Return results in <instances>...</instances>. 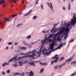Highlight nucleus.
Segmentation results:
<instances>
[{
  "instance_id": "obj_1",
  "label": "nucleus",
  "mask_w": 76,
  "mask_h": 76,
  "mask_svg": "<svg viewBox=\"0 0 76 76\" xmlns=\"http://www.w3.org/2000/svg\"><path fill=\"white\" fill-rule=\"evenodd\" d=\"M76 23V14L74 13L73 15V18L71 19V23L68 24L66 25L64 27L60 28V29L61 31H60V32L61 33H60V34H63V33H64V34L65 35V37H64V39H67V37L68 36V34L70 30V29L72 28V26H70V28H69V26L71 25H73V26H75V25Z\"/></svg>"
},
{
  "instance_id": "obj_2",
  "label": "nucleus",
  "mask_w": 76,
  "mask_h": 76,
  "mask_svg": "<svg viewBox=\"0 0 76 76\" xmlns=\"http://www.w3.org/2000/svg\"><path fill=\"white\" fill-rule=\"evenodd\" d=\"M26 73L27 76H34V75L33 72L32 71H31L30 72H26Z\"/></svg>"
},
{
  "instance_id": "obj_3",
  "label": "nucleus",
  "mask_w": 76,
  "mask_h": 76,
  "mask_svg": "<svg viewBox=\"0 0 76 76\" xmlns=\"http://www.w3.org/2000/svg\"><path fill=\"white\" fill-rule=\"evenodd\" d=\"M47 40H48V41H51V39H49V37H48L47 38H45L44 40H42L43 41V42L42 43V44H44L45 42H46V41H47Z\"/></svg>"
},
{
  "instance_id": "obj_4",
  "label": "nucleus",
  "mask_w": 76,
  "mask_h": 76,
  "mask_svg": "<svg viewBox=\"0 0 76 76\" xmlns=\"http://www.w3.org/2000/svg\"><path fill=\"white\" fill-rule=\"evenodd\" d=\"M55 45V42L53 41L52 43L50 44V49H52V50H53L54 47V45Z\"/></svg>"
},
{
  "instance_id": "obj_5",
  "label": "nucleus",
  "mask_w": 76,
  "mask_h": 76,
  "mask_svg": "<svg viewBox=\"0 0 76 76\" xmlns=\"http://www.w3.org/2000/svg\"><path fill=\"white\" fill-rule=\"evenodd\" d=\"M4 3L3 4V7H4L6 6V4L5 3V2L3 0H0V4Z\"/></svg>"
},
{
  "instance_id": "obj_6",
  "label": "nucleus",
  "mask_w": 76,
  "mask_h": 76,
  "mask_svg": "<svg viewBox=\"0 0 76 76\" xmlns=\"http://www.w3.org/2000/svg\"><path fill=\"white\" fill-rule=\"evenodd\" d=\"M60 34H61V33L60 31H59V32H58L57 34H56L55 36H53V39L56 40V38H57V35H59Z\"/></svg>"
},
{
  "instance_id": "obj_7",
  "label": "nucleus",
  "mask_w": 76,
  "mask_h": 76,
  "mask_svg": "<svg viewBox=\"0 0 76 76\" xmlns=\"http://www.w3.org/2000/svg\"><path fill=\"white\" fill-rule=\"evenodd\" d=\"M47 4L48 5V6H49V7L52 10H53V12H54V10H53V7L52 6V3H51L50 4V3H48Z\"/></svg>"
},
{
  "instance_id": "obj_8",
  "label": "nucleus",
  "mask_w": 76,
  "mask_h": 76,
  "mask_svg": "<svg viewBox=\"0 0 76 76\" xmlns=\"http://www.w3.org/2000/svg\"><path fill=\"white\" fill-rule=\"evenodd\" d=\"M53 49H50V50H49L48 52H45V55H47V56H48V55H50V54H51V53L52 52V51H53Z\"/></svg>"
},
{
  "instance_id": "obj_9",
  "label": "nucleus",
  "mask_w": 76,
  "mask_h": 76,
  "mask_svg": "<svg viewBox=\"0 0 76 76\" xmlns=\"http://www.w3.org/2000/svg\"><path fill=\"white\" fill-rule=\"evenodd\" d=\"M63 46V44H62L61 42L60 45H59V46L57 47V48L55 49V50H57L58 49H61V48Z\"/></svg>"
},
{
  "instance_id": "obj_10",
  "label": "nucleus",
  "mask_w": 76,
  "mask_h": 76,
  "mask_svg": "<svg viewBox=\"0 0 76 76\" xmlns=\"http://www.w3.org/2000/svg\"><path fill=\"white\" fill-rule=\"evenodd\" d=\"M35 62H38V61H33V62H31L29 63L30 64L31 66H33L34 67H35Z\"/></svg>"
},
{
  "instance_id": "obj_11",
  "label": "nucleus",
  "mask_w": 76,
  "mask_h": 76,
  "mask_svg": "<svg viewBox=\"0 0 76 76\" xmlns=\"http://www.w3.org/2000/svg\"><path fill=\"white\" fill-rule=\"evenodd\" d=\"M65 64H66V63H64L62 64H61L60 65H57V67H58L59 69H61V67H62V66H64V65H65Z\"/></svg>"
},
{
  "instance_id": "obj_12",
  "label": "nucleus",
  "mask_w": 76,
  "mask_h": 76,
  "mask_svg": "<svg viewBox=\"0 0 76 76\" xmlns=\"http://www.w3.org/2000/svg\"><path fill=\"white\" fill-rule=\"evenodd\" d=\"M25 57L26 58H28V57H31V58H34V56H33L32 55H27L26 56H25Z\"/></svg>"
},
{
  "instance_id": "obj_13",
  "label": "nucleus",
  "mask_w": 76,
  "mask_h": 76,
  "mask_svg": "<svg viewBox=\"0 0 76 76\" xmlns=\"http://www.w3.org/2000/svg\"><path fill=\"white\" fill-rule=\"evenodd\" d=\"M25 58V57L24 56H22L20 57H19L17 59V61H20V60H21V59L22 58Z\"/></svg>"
},
{
  "instance_id": "obj_14",
  "label": "nucleus",
  "mask_w": 76,
  "mask_h": 76,
  "mask_svg": "<svg viewBox=\"0 0 76 76\" xmlns=\"http://www.w3.org/2000/svg\"><path fill=\"white\" fill-rule=\"evenodd\" d=\"M58 57V55H56L54 57L52 58V59H54V58H56V59H58L59 58Z\"/></svg>"
},
{
  "instance_id": "obj_15",
  "label": "nucleus",
  "mask_w": 76,
  "mask_h": 76,
  "mask_svg": "<svg viewBox=\"0 0 76 76\" xmlns=\"http://www.w3.org/2000/svg\"><path fill=\"white\" fill-rule=\"evenodd\" d=\"M31 12H32V10H30L28 12V13H27V14L24 15V16H28V15H29V14H30V13H31Z\"/></svg>"
},
{
  "instance_id": "obj_16",
  "label": "nucleus",
  "mask_w": 76,
  "mask_h": 76,
  "mask_svg": "<svg viewBox=\"0 0 76 76\" xmlns=\"http://www.w3.org/2000/svg\"><path fill=\"white\" fill-rule=\"evenodd\" d=\"M19 48L20 50H26V48L25 47H19Z\"/></svg>"
},
{
  "instance_id": "obj_17",
  "label": "nucleus",
  "mask_w": 76,
  "mask_h": 76,
  "mask_svg": "<svg viewBox=\"0 0 76 76\" xmlns=\"http://www.w3.org/2000/svg\"><path fill=\"white\" fill-rule=\"evenodd\" d=\"M17 58H18V56H15L14 57H13L12 58V60H16L17 61Z\"/></svg>"
},
{
  "instance_id": "obj_18",
  "label": "nucleus",
  "mask_w": 76,
  "mask_h": 76,
  "mask_svg": "<svg viewBox=\"0 0 76 76\" xmlns=\"http://www.w3.org/2000/svg\"><path fill=\"white\" fill-rule=\"evenodd\" d=\"M40 64L42 66H45L47 64L46 63L40 62Z\"/></svg>"
},
{
  "instance_id": "obj_19",
  "label": "nucleus",
  "mask_w": 76,
  "mask_h": 76,
  "mask_svg": "<svg viewBox=\"0 0 76 76\" xmlns=\"http://www.w3.org/2000/svg\"><path fill=\"white\" fill-rule=\"evenodd\" d=\"M17 0H10V1L11 3H16Z\"/></svg>"
},
{
  "instance_id": "obj_20",
  "label": "nucleus",
  "mask_w": 76,
  "mask_h": 76,
  "mask_svg": "<svg viewBox=\"0 0 76 76\" xmlns=\"http://www.w3.org/2000/svg\"><path fill=\"white\" fill-rule=\"evenodd\" d=\"M72 59H73V58H70L69 59H68V60H66L65 62H67V61H68V63H69V62H70L71 61H72Z\"/></svg>"
},
{
  "instance_id": "obj_21",
  "label": "nucleus",
  "mask_w": 76,
  "mask_h": 76,
  "mask_svg": "<svg viewBox=\"0 0 76 76\" xmlns=\"http://www.w3.org/2000/svg\"><path fill=\"white\" fill-rule=\"evenodd\" d=\"M14 75H21V73L18 72H15L14 74Z\"/></svg>"
},
{
  "instance_id": "obj_22",
  "label": "nucleus",
  "mask_w": 76,
  "mask_h": 76,
  "mask_svg": "<svg viewBox=\"0 0 76 76\" xmlns=\"http://www.w3.org/2000/svg\"><path fill=\"white\" fill-rule=\"evenodd\" d=\"M38 1H39V0H36L35 6H36V4H38Z\"/></svg>"
},
{
  "instance_id": "obj_23",
  "label": "nucleus",
  "mask_w": 76,
  "mask_h": 76,
  "mask_svg": "<svg viewBox=\"0 0 76 76\" xmlns=\"http://www.w3.org/2000/svg\"><path fill=\"white\" fill-rule=\"evenodd\" d=\"M57 39L58 41H61V39L60 37H57Z\"/></svg>"
},
{
  "instance_id": "obj_24",
  "label": "nucleus",
  "mask_w": 76,
  "mask_h": 76,
  "mask_svg": "<svg viewBox=\"0 0 76 76\" xmlns=\"http://www.w3.org/2000/svg\"><path fill=\"white\" fill-rule=\"evenodd\" d=\"M44 68L41 69L40 71V73H42L43 72H44Z\"/></svg>"
},
{
  "instance_id": "obj_25",
  "label": "nucleus",
  "mask_w": 76,
  "mask_h": 76,
  "mask_svg": "<svg viewBox=\"0 0 76 76\" xmlns=\"http://www.w3.org/2000/svg\"><path fill=\"white\" fill-rule=\"evenodd\" d=\"M23 25V24L21 23L19 24H18L17 25V27H18V26H22Z\"/></svg>"
},
{
  "instance_id": "obj_26",
  "label": "nucleus",
  "mask_w": 76,
  "mask_h": 76,
  "mask_svg": "<svg viewBox=\"0 0 76 76\" xmlns=\"http://www.w3.org/2000/svg\"><path fill=\"white\" fill-rule=\"evenodd\" d=\"M54 36V35H53V34L52 33L51 34L49 35V38H51L52 37H53Z\"/></svg>"
},
{
  "instance_id": "obj_27",
  "label": "nucleus",
  "mask_w": 76,
  "mask_h": 76,
  "mask_svg": "<svg viewBox=\"0 0 76 76\" xmlns=\"http://www.w3.org/2000/svg\"><path fill=\"white\" fill-rule=\"evenodd\" d=\"M23 42L25 45H27L28 44L26 43V42L25 41H23Z\"/></svg>"
},
{
  "instance_id": "obj_28",
  "label": "nucleus",
  "mask_w": 76,
  "mask_h": 76,
  "mask_svg": "<svg viewBox=\"0 0 76 76\" xmlns=\"http://www.w3.org/2000/svg\"><path fill=\"white\" fill-rule=\"evenodd\" d=\"M31 38V36H28L26 38L27 39H30V38Z\"/></svg>"
},
{
  "instance_id": "obj_29",
  "label": "nucleus",
  "mask_w": 76,
  "mask_h": 76,
  "mask_svg": "<svg viewBox=\"0 0 76 76\" xmlns=\"http://www.w3.org/2000/svg\"><path fill=\"white\" fill-rule=\"evenodd\" d=\"M13 66H14L15 68H16V67H17V66H18V64H13Z\"/></svg>"
},
{
  "instance_id": "obj_30",
  "label": "nucleus",
  "mask_w": 76,
  "mask_h": 76,
  "mask_svg": "<svg viewBox=\"0 0 76 76\" xmlns=\"http://www.w3.org/2000/svg\"><path fill=\"white\" fill-rule=\"evenodd\" d=\"M71 9V7H70V4H69L68 6V10H70Z\"/></svg>"
},
{
  "instance_id": "obj_31",
  "label": "nucleus",
  "mask_w": 76,
  "mask_h": 76,
  "mask_svg": "<svg viewBox=\"0 0 76 76\" xmlns=\"http://www.w3.org/2000/svg\"><path fill=\"white\" fill-rule=\"evenodd\" d=\"M4 19L5 20H7V21H9L10 20L9 19L7 18H4Z\"/></svg>"
},
{
  "instance_id": "obj_32",
  "label": "nucleus",
  "mask_w": 76,
  "mask_h": 76,
  "mask_svg": "<svg viewBox=\"0 0 76 76\" xmlns=\"http://www.w3.org/2000/svg\"><path fill=\"white\" fill-rule=\"evenodd\" d=\"M7 73L8 74L10 73V69H8V70H7Z\"/></svg>"
},
{
  "instance_id": "obj_33",
  "label": "nucleus",
  "mask_w": 76,
  "mask_h": 76,
  "mask_svg": "<svg viewBox=\"0 0 76 76\" xmlns=\"http://www.w3.org/2000/svg\"><path fill=\"white\" fill-rule=\"evenodd\" d=\"M6 65V62L4 63L3 64H2V66H3V67H4V66H5Z\"/></svg>"
},
{
  "instance_id": "obj_34",
  "label": "nucleus",
  "mask_w": 76,
  "mask_h": 76,
  "mask_svg": "<svg viewBox=\"0 0 76 76\" xmlns=\"http://www.w3.org/2000/svg\"><path fill=\"white\" fill-rule=\"evenodd\" d=\"M13 61V59L12 58V59H10L9 61V62L10 63V62H12V61Z\"/></svg>"
},
{
  "instance_id": "obj_35",
  "label": "nucleus",
  "mask_w": 76,
  "mask_h": 76,
  "mask_svg": "<svg viewBox=\"0 0 76 76\" xmlns=\"http://www.w3.org/2000/svg\"><path fill=\"white\" fill-rule=\"evenodd\" d=\"M57 60H58V59H56L53 61L54 63H56V62H57V61H58Z\"/></svg>"
},
{
  "instance_id": "obj_36",
  "label": "nucleus",
  "mask_w": 76,
  "mask_h": 76,
  "mask_svg": "<svg viewBox=\"0 0 76 76\" xmlns=\"http://www.w3.org/2000/svg\"><path fill=\"white\" fill-rule=\"evenodd\" d=\"M9 64H10V62H9V61H8L7 63L6 62V65H9Z\"/></svg>"
},
{
  "instance_id": "obj_37",
  "label": "nucleus",
  "mask_w": 76,
  "mask_h": 76,
  "mask_svg": "<svg viewBox=\"0 0 76 76\" xmlns=\"http://www.w3.org/2000/svg\"><path fill=\"white\" fill-rule=\"evenodd\" d=\"M72 64H76V61H74L71 63Z\"/></svg>"
},
{
  "instance_id": "obj_38",
  "label": "nucleus",
  "mask_w": 76,
  "mask_h": 76,
  "mask_svg": "<svg viewBox=\"0 0 76 76\" xmlns=\"http://www.w3.org/2000/svg\"><path fill=\"white\" fill-rule=\"evenodd\" d=\"M1 74L2 75H5L6 74V72H5L3 71L1 73Z\"/></svg>"
},
{
  "instance_id": "obj_39",
  "label": "nucleus",
  "mask_w": 76,
  "mask_h": 76,
  "mask_svg": "<svg viewBox=\"0 0 76 76\" xmlns=\"http://www.w3.org/2000/svg\"><path fill=\"white\" fill-rule=\"evenodd\" d=\"M74 41V40L73 39L71 40L70 41H69V43H70V42H73Z\"/></svg>"
},
{
  "instance_id": "obj_40",
  "label": "nucleus",
  "mask_w": 76,
  "mask_h": 76,
  "mask_svg": "<svg viewBox=\"0 0 76 76\" xmlns=\"http://www.w3.org/2000/svg\"><path fill=\"white\" fill-rule=\"evenodd\" d=\"M34 53V51L32 53V55L33 56V57H34V56H36V55Z\"/></svg>"
},
{
  "instance_id": "obj_41",
  "label": "nucleus",
  "mask_w": 76,
  "mask_h": 76,
  "mask_svg": "<svg viewBox=\"0 0 76 76\" xmlns=\"http://www.w3.org/2000/svg\"><path fill=\"white\" fill-rule=\"evenodd\" d=\"M42 53H43V54H45V50H42Z\"/></svg>"
},
{
  "instance_id": "obj_42",
  "label": "nucleus",
  "mask_w": 76,
  "mask_h": 76,
  "mask_svg": "<svg viewBox=\"0 0 76 76\" xmlns=\"http://www.w3.org/2000/svg\"><path fill=\"white\" fill-rule=\"evenodd\" d=\"M33 19H36V18H37V16L35 15L33 17Z\"/></svg>"
},
{
  "instance_id": "obj_43",
  "label": "nucleus",
  "mask_w": 76,
  "mask_h": 76,
  "mask_svg": "<svg viewBox=\"0 0 76 76\" xmlns=\"http://www.w3.org/2000/svg\"><path fill=\"white\" fill-rule=\"evenodd\" d=\"M64 58V57H62L61 59H60V61H61V60H63Z\"/></svg>"
},
{
  "instance_id": "obj_44",
  "label": "nucleus",
  "mask_w": 76,
  "mask_h": 76,
  "mask_svg": "<svg viewBox=\"0 0 76 76\" xmlns=\"http://www.w3.org/2000/svg\"><path fill=\"white\" fill-rule=\"evenodd\" d=\"M25 75V73L23 72L22 74H21L20 75V76H24V75Z\"/></svg>"
},
{
  "instance_id": "obj_45",
  "label": "nucleus",
  "mask_w": 76,
  "mask_h": 76,
  "mask_svg": "<svg viewBox=\"0 0 76 76\" xmlns=\"http://www.w3.org/2000/svg\"><path fill=\"white\" fill-rule=\"evenodd\" d=\"M0 25H1L2 26H4V25H3V23H2V24H1V23L0 21Z\"/></svg>"
},
{
  "instance_id": "obj_46",
  "label": "nucleus",
  "mask_w": 76,
  "mask_h": 76,
  "mask_svg": "<svg viewBox=\"0 0 76 76\" xmlns=\"http://www.w3.org/2000/svg\"><path fill=\"white\" fill-rule=\"evenodd\" d=\"M30 53H32V52H29L28 53H26V54H25V55H27V54H29Z\"/></svg>"
},
{
  "instance_id": "obj_47",
  "label": "nucleus",
  "mask_w": 76,
  "mask_h": 76,
  "mask_svg": "<svg viewBox=\"0 0 76 76\" xmlns=\"http://www.w3.org/2000/svg\"><path fill=\"white\" fill-rule=\"evenodd\" d=\"M17 16V15H12V16L13 18H14V17H15V16Z\"/></svg>"
},
{
  "instance_id": "obj_48",
  "label": "nucleus",
  "mask_w": 76,
  "mask_h": 76,
  "mask_svg": "<svg viewBox=\"0 0 76 76\" xmlns=\"http://www.w3.org/2000/svg\"><path fill=\"white\" fill-rule=\"evenodd\" d=\"M41 8L42 10L43 9V5L42 4L41 6Z\"/></svg>"
},
{
  "instance_id": "obj_49",
  "label": "nucleus",
  "mask_w": 76,
  "mask_h": 76,
  "mask_svg": "<svg viewBox=\"0 0 76 76\" xmlns=\"http://www.w3.org/2000/svg\"><path fill=\"white\" fill-rule=\"evenodd\" d=\"M54 63V61H51V64H53Z\"/></svg>"
},
{
  "instance_id": "obj_50",
  "label": "nucleus",
  "mask_w": 76,
  "mask_h": 76,
  "mask_svg": "<svg viewBox=\"0 0 76 76\" xmlns=\"http://www.w3.org/2000/svg\"><path fill=\"white\" fill-rule=\"evenodd\" d=\"M8 45H12V42H10L8 43Z\"/></svg>"
},
{
  "instance_id": "obj_51",
  "label": "nucleus",
  "mask_w": 76,
  "mask_h": 76,
  "mask_svg": "<svg viewBox=\"0 0 76 76\" xmlns=\"http://www.w3.org/2000/svg\"><path fill=\"white\" fill-rule=\"evenodd\" d=\"M53 28H52V29H51V32H53V31H54V29H53Z\"/></svg>"
},
{
  "instance_id": "obj_52",
  "label": "nucleus",
  "mask_w": 76,
  "mask_h": 76,
  "mask_svg": "<svg viewBox=\"0 0 76 76\" xmlns=\"http://www.w3.org/2000/svg\"><path fill=\"white\" fill-rule=\"evenodd\" d=\"M63 9L64 10H66V8L64 7H63Z\"/></svg>"
},
{
  "instance_id": "obj_53",
  "label": "nucleus",
  "mask_w": 76,
  "mask_h": 76,
  "mask_svg": "<svg viewBox=\"0 0 76 76\" xmlns=\"http://www.w3.org/2000/svg\"><path fill=\"white\" fill-rule=\"evenodd\" d=\"M26 45H28L30 48L32 47V46L30 45L27 44Z\"/></svg>"
},
{
  "instance_id": "obj_54",
  "label": "nucleus",
  "mask_w": 76,
  "mask_h": 76,
  "mask_svg": "<svg viewBox=\"0 0 76 76\" xmlns=\"http://www.w3.org/2000/svg\"><path fill=\"white\" fill-rule=\"evenodd\" d=\"M25 54H26V53L24 54L23 53H20V55H26Z\"/></svg>"
},
{
  "instance_id": "obj_55",
  "label": "nucleus",
  "mask_w": 76,
  "mask_h": 76,
  "mask_svg": "<svg viewBox=\"0 0 76 76\" xmlns=\"http://www.w3.org/2000/svg\"><path fill=\"white\" fill-rule=\"evenodd\" d=\"M45 30H43L42 31V32H43L44 33V34H45Z\"/></svg>"
},
{
  "instance_id": "obj_56",
  "label": "nucleus",
  "mask_w": 76,
  "mask_h": 76,
  "mask_svg": "<svg viewBox=\"0 0 76 76\" xmlns=\"http://www.w3.org/2000/svg\"><path fill=\"white\" fill-rule=\"evenodd\" d=\"M18 44V43H15V44L14 45H17Z\"/></svg>"
},
{
  "instance_id": "obj_57",
  "label": "nucleus",
  "mask_w": 76,
  "mask_h": 76,
  "mask_svg": "<svg viewBox=\"0 0 76 76\" xmlns=\"http://www.w3.org/2000/svg\"><path fill=\"white\" fill-rule=\"evenodd\" d=\"M38 42V41H36L35 42H33V44H36V43Z\"/></svg>"
},
{
  "instance_id": "obj_58",
  "label": "nucleus",
  "mask_w": 76,
  "mask_h": 76,
  "mask_svg": "<svg viewBox=\"0 0 76 76\" xmlns=\"http://www.w3.org/2000/svg\"><path fill=\"white\" fill-rule=\"evenodd\" d=\"M58 25V24H55L54 25V26H57V25Z\"/></svg>"
},
{
  "instance_id": "obj_59",
  "label": "nucleus",
  "mask_w": 76,
  "mask_h": 76,
  "mask_svg": "<svg viewBox=\"0 0 76 76\" xmlns=\"http://www.w3.org/2000/svg\"><path fill=\"white\" fill-rule=\"evenodd\" d=\"M66 43H64L62 44H63V45H66Z\"/></svg>"
},
{
  "instance_id": "obj_60",
  "label": "nucleus",
  "mask_w": 76,
  "mask_h": 76,
  "mask_svg": "<svg viewBox=\"0 0 76 76\" xmlns=\"http://www.w3.org/2000/svg\"><path fill=\"white\" fill-rule=\"evenodd\" d=\"M54 67H55V69H57V66H54Z\"/></svg>"
},
{
  "instance_id": "obj_61",
  "label": "nucleus",
  "mask_w": 76,
  "mask_h": 76,
  "mask_svg": "<svg viewBox=\"0 0 76 76\" xmlns=\"http://www.w3.org/2000/svg\"><path fill=\"white\" fill-rule=\"evenodd\" d=\"M50 30H48L46 32V33H48V32H49V31Z\"/></svg>"
},
{
  "instance_id": "obj_62",
  "label": "nucleus",
  "mask_w": 76,
  "mask_h": 76,
  "mask_svg": "<svg viewBox=\"0 0 76 76\" xmlns=\"http://www.w3.org/2000/svg\"><path fill=\"white\" fill-rule=\"evenodd\" d=\"M47 26V25H42L41 26Z\"/></svg>"
},
{
  "instance_id": "obj_63",
  "label": "nucleus",
  "mask_w": 76,
  "mask_h": 76,
  "mask_svg": "<svg viewBox=\"0 0 76 76\" xmlns=\"http://www.w3.org/2000/svg\"><path fill=\"white\" fill-rule=\"evenodd\" d=\"M19 64H21L22 63V62H19Z\"/></svg>"
},
{
  "instance_id": "obj_64",
  "label": "nucleus",
  "mask_w": 76,
  "mask_h": 76,
  "mask_svg": "<svg viewBox=\"0 0 76 76\" xmlns=\"http://www.w3.org/2000/svg\"><path fill=\"white\" fill-rule=\"evenodd\" d=\"M41 53V50H40V51L38 52V53Z\"/></svg>"
}]
</instances>
